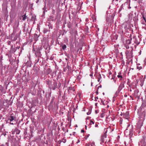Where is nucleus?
Returning <instances> with one entry per match:
<instances>
[{
  "mask_svg": "<svg viewBox=\"0 0 146 146\" xmlns=\"http://www.w3.org/2000/svg\"><path fill=\"white\" fill-rule=\"evenodd\" d=\"M4 0V3L3 5V10L4 12L5 15L4 19L6 21H7L8 20V18L9 16V15H8V11L7 9L8 7L7 5L8 4V2L9 1V0Z\"/></svg>",
  "mask_w": 146,
  "mask_h": 146,
  "instance_id": "1",
  "label": "nucleus"
},
{
  "mask_svg": "<svg viewBox=\"0 0 146 146\" xmlns=\"http://www.w3.org/2000/svg\"><path fill=\"white\" fill-rule=\"evenodd\" d=\"M133 48H131L130 49L126 50L125 54L126 55V58L128 59V61L129 62H132L133 53L132 51Z\"/></svg>",
  "mask_w": 146,
  "mask_h": 146,
  "instance_id": "2",
  "label": "nucleus"
},
{
  "mask_svg": "<svg viewBox=\"0 0 146 146\" xmlns=\"http://www.w3.org/2000/svg\"><path fill=\"white\" fill-rule=\"evenodd\" d=\"M16 118L15 115L13 114H11V116H10V124L12 125L16 124Z\"/></svg>",
  "mask_w": 146,
  "mask_h": 146,
  "instance_id": "3",
  "label": "nucleus"
},
{
  "mask_svg": "<svg viewBox=\"0 0 146 146\" xmlns=\"http://www.w3.org/2000/svg\"><path fill=\"white\" fill-rule=\"evenodd\" d=\"M9 106V100H5L4 102L3 106L2 107L5 111L7 110Z\"/></svg>",
  "mask_w": 146,
  "mask_h": 146,
  "instance_id": "4",
  "label": "nucleus"
},
{
  "mask_svg": "<svg viewBox=\"0 0 146 146\" xmlns=\"http://www.w3.org/2000/svg\"><path fill=\"white\" fill-rule=\"evenodd\" d=\"M106 138V135L104 134L101 137V141L102 143H106L107 141Z\"/></svg>",
  "mask_w": 146,
  "mask_h": 146,
  "instance_id": "5",
  "label": "nucleus"
},
{
  "mask_svg": "<svg viewBox=\"0 0 146 146\" xmlns=\"http://www.w3.org/2000/svg\"><path fill=\"white\" fill-rule=\"evenodd\" d=\"M124 87V85L122 84L121 83L118 88V90L117 91L116 93H119V92Z\"/></svg>",
  "mask_w": 146,
  "mask_h": 146,
  "instance_id": "6",
  "label": "nucleus"
},
{
  "mask_svg": "<svg viewBox=\"0 0 146 146\" xmlns=\"http://www.w3.org/2000/svg\"><path fill=\"white\" fill-rule=\"evenodd\" d=\"M129 115V113L128 112H127L123 115L124 117H125V119H127L128 116Z\"/></svg>",
  "mask_w": 146,
  "mask_h": 146,
  "instance_id": "7",
  "label": "nucleus"
},
{
  "mask_svg": "<svg viewBox=\"0 0 146 146\" xmlns=\"http://www.w3.org/2000/svg\"><path fill=\"white\" fill-rule=\"evenodd\" d=\"M118 0H113V4H114L115 5H116L117 6L118 5Z\"/></svg>",
  "mask_w": 146,
  "mask_h": 146,
  "instance_id": "8",
  "label": "nucleus"
},
{
  "mask_svg": "<svg viewBox=\"0 0 146 146\" xmlns=\"http://www.w3.org/2000/svg\"><path fill=\"white\" fill-rule=\"evenodd\" d=\"M115 75H116V73L115 72V73H114V74L113 75H111V78H110L111 79H112L113 80H114L115 77V76H116Z\"/></svg>",
  "mask_w": 146,
  "mask_h": 146,
  "instance_id": "9",
  "label": "nucleus"
},
{
  "mask_svg": "<svg viewBox=\"0 0 146 146\" xmlns=\"http://www.w3.org/2000/svg\"><path fill=\"white\" fill-rule=\"evenodd\" d=\"M97 78L98 82H99L100 81V79L101 78V75L100 74H99Z\"/></svg>",
  "mask_w": 146,
  "mask_h": 146,
  "instance_id": "10",
  "label": "nucleus"
},
{
  "mask_svg": "<svg viewBox=\"0 0 146 146\" xmlns=\"http://www.w3.org/2000/svg\"><path fill=\"white\" fill-rule=\"evenodd\" d=\"M36 20V16H33L32 17L31 20L32 21H35Z\"/></svg>",
  "mask_w": 146,
  "mask_h": 146,
  "instance_id": "11",
  "label": "nucleus"
},
{
  "mask_svg": "<svg viewBox=\"0 0 146 146\" xmlns=\"http://www.w3.org/2000/svg\"><path fill=\"white\" fill-rule=\"evenodd\" d=\"M126 44H130L131 43V41H130V40L129 39L127 40L126 42Z\"/></svg>",
  "mask_w": 146,
  "mask_h": 146,
  "instance_id": "12",
  "label": "nucleus"
},
{
  "mask_svg": "<svg viewBox=\"0 0 146 146\" xmlns=\"http://www.w3.org/2000/svg\"><path fill=\"white\" fill-rule=\"evenodd\" d=\"M19 25V23L17 22H15V24L14 25V27H15L16 28H17L18 27V26Z\"/></svg>",
  "mask_w": 146,
  "mask_h": 146,
  "instance_id": "13",
  "label": "nucleus"
},
{
  "mask_svg": "<svg viewBox=\"0 0 146 146\" xmlns=\"http://www.w3.org/2000/svg\"><path fill=\"white\" fill-rule=\"evenodd\" d=\"M26 15V14H25L24 15H23L22 16V17H23L22 20L23 21H25L27 18Z\"/></svg>",
  "mask_w": 146,
  "mask_h": 146,
  "instance_id": "14",
  "label": "nucleus"
},
{
  "mask_svg": "<svg viewBox=\"0 0 146 146\" xmlns=\"http://www.w3.org/2000/svg\"><path fill=\"white\" fill-rule=\"evenodd\" d=\"M117 77L118 78H119L120 80H121L122 78V77L121 75H118L117 76Z\"/></svg>",
  "mask_w": 146,
  "mask_h": 146,
  "instance_id": "15",
  "label": "nucleus"
},
{
  "mask_svg": "<svg viewBox=\"0 0 146 146\" xmlns=\"http://www.w3.org/2000/svg\"><path fill=\"white\" fill-rule=\"evenodd\" d=\"M62 49L64 50L66 48V46L65 44H64L62 46Z\"/></svg>",
  "mask_w": 146,
  "mask_h": 146,
  "instance_id": "16",
  "label": "nucleus"
},
{
  "mask_svg": "<svg viewBox=\"0 0 146 146\" xmlns=\"http://www.w3.org/2000/svg\"><path fill=\"white\" fill-rule=\"evenodd\" d=\"M125 46L127 49H128L129 48V47L128 44H125Z\"/></svg>",
  "mask_w": 146,
  "mask_h": 146,
  "instance_id": "17",
  "label": "nucleus"
},
{
  "mask_svg": "<svg viewBox=\"0 0 146 146\" xmlns=\"http://www.w3.org/2000/svg\"><path fill=\"white\" fill-rule=\"evenodd\" d=\"M12 48H13V46H12L11 48V51L13 53V52H15V50L14 49V50H13Z\"/></svg>",
  "mask_w": 146,
  "mask_h": 146,
  "instance_id": "18",
  "label": "nucleus"
},
{
  "mask_svg": "<svg viewBox=\"0 0 146 146\" xmlns=\"http://www.w3.org/2000/svg\"><path fill=\"white\" fill-rule=\"evenodd\" d=\"M142 67L141 66H138L137 67V69H139V70H140L142 69Z\"/></svg>",
  "mask_w": 146,
  "mask_h": 146,
  "instance_id": "19",
  "label": "nucleus"
},
{
  "mask_svg": "<svg viewBox=\"0 0 146 146\" xmlns=\"http://www.w3.org/2000/svg\"><path fill=\"white\" fill-rule=\"evenodd\" d=\"M90 134H88L86 136L84 137V138L85 139H87L90 136Z\"/></svg>",
  "mask_w": 146,
  "mask_h": 146,
  "instance_id": "20",
  "label": "nucleus"
},
{
  "mask_svg": "<svg viewBox=\"0 0 146 146\" xmlns=\"http://www.w3.org/2000/svg\"><path fill=\"white\" fill-rule=\"evenodd\" d=\"M53 85H54V87H55L56 86H57V83L56 82H54V83H53Z\"/></svg>",
  "mask_w": 146,
  "mask_h": 146,
  "instance_id": "21",
  "label": "nucleus"
},
{
  "mask_svg": "<svg viewBox=\"0 0 146 146\" xmlns=\"http://www.w3.org/2000/svg\"><path fill=\"white\" fill-rule=\"evenodd\" d=\"M122 8H123L122 5L121 6V7L120 8V9H119V12L121 10Z\"/></svg>",
  "mask_w": 146,
  "mask_h": 146,
  "instance_id": "22",
  "label": "nucleus"
},
{
  "mask_svg": "<svg viewBox=\"0 0 146 146\" xmlns=\"http://www.w3.org/2000/svg\"><path fill=\"white\" fill-rule=\"evenodd\" d=\"M135 1H137L138 2L140 3V2H141L142 0H135Z\"/></svg>",
  "mask_w": 146,
  "mask_h": 146,
  "instance_id": "23",
  "label": "nucleus"
},
{
  "mask_svg": "<svg viewBox=\"0 0 146 146\" xmlns=\"http://www.w3.org/2000/svg\"><path fill=\"white\" fill-rule=\"evenodd\" d=\"M91 146H95L94 143L92 142L91 144Z\"/></svg>",
  "mask_w": 146,
  "mask_h": 146,
  "instance_id": "24",
  "label": "nucleus"
},
{
  "mask_svg": "<svg viewBox=\"0 0 146 146\" xmlns=\"http://www.w3.org/2000/svg\"><path fill=\"white\" fill-rule=\"evenodd\" d=\"M92 123L93 124H94V122L93 121H90V124H91V123Z\"/></svg>",
  "mask_w": 146,
  "mask_h": 146,
  "instance_id": "25",
  "label": "nucleus"
},
{
  "mask_svg": "<svg viewBox=\"0 0 146 146\" xmlns=\"http://www.w3.org/2000/svg\"><path fill=\"white\" fill-rule=\"evenodd\" d=\"M109 76H108V77H109V78H111V76H110V75H111V74H111V73L110 72L109 73Z\"/></svg>",
  "mask_w": 146,
  "mask_h": 146,
  "instance_id": "26",
  "label": "nucleus"
},
{
  "mask_svg": "<svg viewBox=\"0 0 146 146\" xmlns=\"http://www.w3.org/2000/svg\"><path fill=\"white\" fill-rule=\"evenodd\" d=\"M5 146H9L8 143V142L6 143L5 145Z\"/></svg>",
  "mask_w": 146,
  "mask_h": 146,
  "instance_id": "27",
  "label": "nucleus"
},
{
  "mask_svg": "<svg viewBox=\"0 0 146 146\" xmlns=\"http://www.w3.org/2000/svg\"><path fill=\"white\" fill-rule=\"evenodd\" d=\"M98 99V97H95V101H96Z\"/></svg>",
  "mask_w": 146,
  "mask_h": 146,
  "instance_id": "28",
  "label": "nucleus"
},
{
  "mask_svg": "<svg viewBox=\"0 0 146 146\" xmlns=\"http://www.w3.org/2000/svg\"><path fill=\"white\" fill-rule=\"evenodd\" d=\"M91 113V111H89L87 113V114L88 115H89Z\"/></svg>",
  "mask_w": 146,
  "mask_h": 146,
  "instance_id": "29",
  "label": "nucleus"
},
{
  "mask_svg": "<svg viewBox=\"0 0 146 146\" xmlns=\"http://www.w3.org/2000/svg\"><path fill=\"white\" fill-rule=\"evenodd\" d=\"M134 42L137 44H139V42L138 43H137V41H135Z\"/></svg>",
  "mask_w": 146,
  "mask_h": 146,
  "instance_id": "30",
  "label": "nucleus"
},
{
  "mask_svg": "<svg viewBox=\"0 0 146 146\" xmlns=\"http://www.w3.org/2000/svg\"><path fill=\"white\" fill-rule=\"evenodd\" d=\"M96 93L97 94H98V90H97L96 92Z\"/></svg>",
  "mask_w": 146,
  "mask_h": 146,
  "instance_id": "31",
  "label": "nucleus"
},
{
  "mask_svg": "<svg viewBox=\"0 0 146 146\" xmlns=\"http://www.w3.org/2000/svg\"><path fill=\"white\" fill-rule=\"evenodd\" d=\"M143 19L144 20H145V17L144 16H143Z\"/></svg>",
  "mask_w": 146,
  "mask_h": 146,
  "instance_id": "32",
  "label": "nucleus"
},
{
  "mask_svg": "<svg viewBox=\"0 0 146 146\" xmlns=\"http://www.w3.org/2000/svg\"><path fill=\"white\" fill-rule=\"evenodd\" d=\"M98 126V125L97 124H95V127H97Z\"/></svg>",
  "mask_w": 146,
  "mask_h": 146,
  "instance_id": "33",
  "label": "nucleus"
},
{
  "mask_svg": "<svg viewBox=\"0 0 146 146\" xmlns=\"http://www.w3.org/2000/svg\"><path fill=\"white\" fill-rule=\"evenodd\" d=\"M81 132L83 133L84 132V130L82 129L81 130Z\"/></svg>",
  "mask_w": 146,
  "mask_h": 146,
  "instance_id": "34",
  "label": "nucleus"
},
{
  "mask_svg": "<svg viewBox=\"0 0 146 146\" xmlns=\"http://www.w3.org/2000/svg\"><path fill=\"white\" fill-rule=\"evenodd\" d=\"M101 102L104 105H105V104L104 103V102L102 101Z\"/></svg>",
  "mask_w": 146,
  "mask_h": 146,
  "instance_id": "35",
  "label": "nucleus"
},
{
  "mask_svg": "<svg viewBox=\"0 0 146 146\" xmlns=\"http://www.w3.org/2000/svg\"><path fill=\"white\" fill-rule=\"evenodd\" d=\"M95 113H98V112H97V110H96L95 111Z\"/></svg>",
  "mask_w": 146,
  "mask_h": 146,
  "instance_id": "36",
  "label": "nucleus"
},
{
  "mask_svg": "<svg viewBox=\"0 0 146 146\" xmlns=\"http://www.w3.org/2000/svg\"><path fill=\"white\" fill-rule=\"evenodd\" d=\"M1 146H5V145H2Z\"/></svg>",
  "mask_w": 146,
  "mask_h": 146,
  "instance_id": "37",
  "label": "nucleus"
},
{
  "mask_svg": "<svg viewBox=\"0 0 146 146\" xmlns=\"http://www.w3.org/2000/svg\"><path fill=\"white\" fill-rule=\"evenodd\" d=\"M8 44L9 45V41H8Z\"/></svg>",
  "mask_w": 146,
  "mask_h": 146,
  "instance_id": "38",
  "label": "nucleus"
},
{
  "mask_svg": "<svg viewBox=\"0 0 146 146\" xmlns=\"http://www.w3.org/2000/svg\"><path fill=\"white\" fill-rule=\"evenodd\" d=\"M114 82H115V81H116V80H114Z\"/></svg>",
  "mask_w": 146,
  "mask_h": 146,
  "instance_id": "39",
  "label": "nucleus"
},
{
  "mask_svg": "<svg viewBox=\"0 0 146 146\" xmlns=\"http://www.w3.org/2000/svg\"><path fill=\"white\" fill-rule=\"evenodd\" d=\"M64 140L65 141L64 142L63 141V142L64 143H65L66 142V141H65V140Z\"/></svg>",
  "mask_w": 146,
  "mask_h": 146,
  "instance_id": "40",
  "label": "nucleus"
},
{
  "mask_svg": "<svg viewBox=\"0 0 146 146\" xmlns=\"http://www.w3.org/2000/svg\"><path fill=\"white\" fill-rule=\"evenodd\" d=\"M124 96L125 97H126L127 96V95H125Z\"/></svg>",
  "mask_w": 146,
  "mask_h": 146,
  "instance_id": "41",
  "label": "nucleus"
},
{
  "mask_svg": "<svg viewBox=\"0 0 146 146\" xmlns=\"http://www.w3.org/2000/svg\"><path fill=\"white\" fill-rule=\"evenodd\" d=\"M101 117H103V116H102V115H101Z\"/></svg>",
  "mask_w": 146,
  "mask_h": 146,
  "instance_id": "42",
  "label": "nucleus"
},
{
  "mask_svg": "<svg viewBox=\"0 0 146 146\" xmlns=\"http://www.w3.org/2000/svg\"><path fill=\"white\" fill-rule=\"evenodd\" d=\"M53 88V90H54V89L55 88Z\"/></svg>",
  "mask_w": 146,
  "mask_h": 146,
  "instance_id": "43",
  "label": "nucleus"
},
{
  "mask_svg": "<svg viewBox=\"0 0 146 146\" xmlns=\"http://www.w3.org/2000/svg\"><path fill=\"white\" fill-rule=\"evenodd\" d=\"M130 92H131V91H132V90H131V89H130Z\"/></svg>",
  "mask_w": 146,
  "mask_h": 146,
  "instance_id": "44",
  "label": "nucleus"
},
{
  "mask_svg": "<svg viewBox=\"0 0 146 146\" xmlns=\"http://www.w3.org/2000/svg\"><path fill=\"white\" fill-rule=\"evenodd\" d=\"M35 35H36V34H35L34 35V36H35Z\"/></svg>",
  "mask_w": 146,
  "mask_h": 146,
  "instance_id": "45",
  "label": "nucleus"
},
{
  "mask_svg": "<svg viewBox=\"0 0 146 146\" xmlns=\"http://www.w3.org/2000/svg\"><path fill=\"white\" fill-rule=\"evenodd\" d=\"M7 119H8V120H9V118L8 117Z\"/></svg>",
  "mask_w": 146,
  "mask_h": 146,
  "instance_id": "46",
  "label": "nucleus"
},
{
  "mask_svg": "<svg viewBox=\"0 0 146 146\" xmlns=\"http://www.w3.org/2000/svg\"><path fill=\"white\" fill-rule=\"evenodd\" d=\"M9 84V83H8L7 85H8Z\"/></svg>",
  "mask_w": 146,
  "mask_h": 146,
  "instance_id": "47",
  "label": "nucleus"
},
{
  "mask_svg": "<svg viewBox=\"0 0 146 146\" xmlns=\"http://www.w3.org/2000/svg\"><path fill=\"white\" fill-rule=\"evenodd\" d=\"M8 26H9V24H8Z\"/></svg>",
  "mask_w": 146,
  "mask_h": 146,
  "instance_id": "48",
  "label": "nucleus"
},
{
  "mask_svg": "<svg viewBox=\"0 0 146 146\" xmlns=\"http://www.w3.org/2000/svg\"><path fill=\"white\" fill-rule=\"evenodd\" d=\"M6 135V134H4V135Z\"/></svg>",
  "mask_w": 146,
  "mask_h": 146,
  "instance_id": "49",
  "label": "nucleus"
},
{
  "mask_svg": "<svg viewBox=\"0 0 146 146\" xmlns=\"http://www.w3.org/2000/svg\"><path fill=\"white\" fill-rule=\"evenodd\" d=\"M8 66L9 67V65H8Z\"/></svg>",
  "mask_w": 146,
  "mask_h": 146,
  "instance_id": "50",
  "label": "nucleus"
},
{
  "mask_svg": "<svg viewBox=\"0 0 146 146\" xmlns=\"http://www.w3.org/2000/svg\"><path fill=\"white\" fill-rule=\"evenodd\" d=\"M8 138H9V136H8Z\"/></svg>",
  "mask_w": 146,
  "mask_h": 146,
  "instance_id": "51",
  "label": "nucleus"
}]
</instances>
